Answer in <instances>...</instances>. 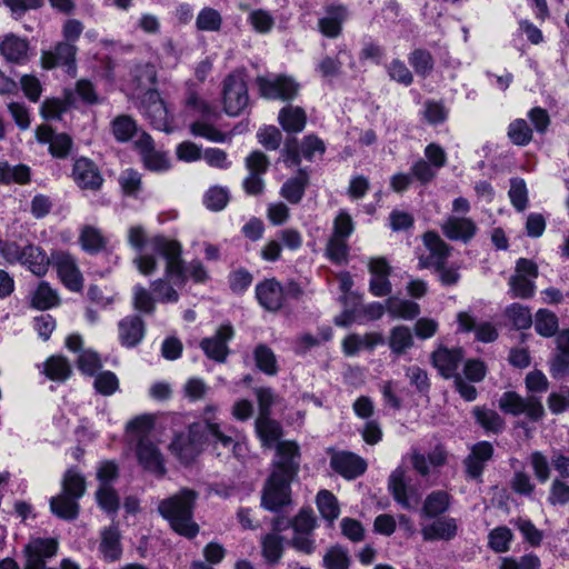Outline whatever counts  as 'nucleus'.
<instances>
[{"mask_svg":"<svg viewBox=\"0 0 569 569\" xmlns=\"http://www.w3.org/2000/svg\"><path fill=\"white\" fill-rule=\"evenodd\" d=\"M7 263L20 264L37 277H43L51 264V256L38 244H20L16 241L6 250Z\"/></svg>","mask_w":569,"mask_h":569,"instance_id":"5","label":"nucleus"},{"mask_svg":"<svg viewBox=\"0 0 569 569\" xmlns=\"http://www.w3.org/2000/svg\"><path fill=\"white\" fill-rule=\"evenodd\" d=\"M513 525L520 531L526 542L532 547L540 546L543 539V532L539 530L529 519L518 518L513 520Z\"/></svg>","mask_w":569,"mask_h":569,"instance_id":"58","label":"nucleus"},{"mask_svg":"<svg viewBox=\"0 0 569 569\" xmlns=\"http://www.w3.org/2000/svg\"><path fill=\"white\" fill-rule=\"evenodd\" d=\"M216 410L214 406H207L203 412V421L193 423L188 436H177L170 443L171 452L183 463H189L198 455L202 438L213 443H220L224 448L233 446L232 437L223 433L219 423L213 420L212 415Z\"/></svg>","mask_w":569,"mask_h":569,"instance_id":"2","label":"nucleus"},{"mask_svg":"<svg viewBox=\"0 0 569 569\" xmlns=\"http://www.w3.org/2000/svg\"><path fill=\"white\" fill-rule=\"evenodd\" d=\"M111 130L116 140L126 142L136 133L137 124L131 117L121 114L111 122Z\"/></svg>","mask_w":569,"mask_h":569,"instance_id":"53","label":"nucleus"},{"mask_svg":"<svg viewBox=\"0 0 569 569\" xmlns=\"http://www.w3.org/2000/svg\"><path fill=\"white\" fill-rule=\"evenodd\" d=\"M308 184V176L300 170L298 176L287 180L281 187L280 194L290 203H299L305 194Z\"/></svg>","mask_w":569,"mask_h":569,"instance_id":"38","label":"nucleus"},{"mask_svg":"<svg viewBox=\"0 0 569 569\" xmlns=\"http://www.w3.org/2000/svg\"><path fill=\"white\" fill-rule=\"evenodd\" d=\"M59 303L58 292L46 281L39 283L31 299L32 307L39 310H47Z\"/></svg>","mask_w":569,"mask_h":569,"instance_id":"41","label":"nucleus"},{"mask_svg":"<svg viewBox=\"0 0 569 569\" xmlns=\"http://www.w3.org/2000/svg\"><path fill=\"white\" fill-rule=\"evenodd\" d=\"M103 558L108 561H116L121 556L120 533L117 527L106 528L101 533L99 547Z\"/></svg>","mask_w":569,"mask_h":569,"instance_id":"33","label":"nucleus"},{"mask_svg":"<svg viewBox=\"0 0 569 569\" xmlns=\"http://www.w3.org/2000/svg\"><path fill=\"white\" fill-rule=\"evenodd\" d=\"M256 431L262 442L263 447L271 448L278 445L279 438L281 437V427L280 425L268 418V416H259L256 421Z\"/></svg>","mask_w":569,"mask_h":569,"instance_id":"31","label":"nucleus"},{"mask_svg":"<svg viewBox=\"0 0 569 569\" xmlns=\"http://www.w3.org/2000/svg\"><path fill=\"white\" fill-rule=\"evenodd\" d=\"M459 329L462 331H476V337L482 342H492L497 339L498 332L489 322L476 326L475 319L467 312H459L457 316Z\"/></svg>","mask_w":569,"mask_h":569,"instance_id":"28","label":"nucleus"},{"mask_svg":"<svg viewBox=\"0 0 569 569\" xmlns=\"http://www.w3.org/2000/svg\"><path fill=\"white\" fill-rule=\"evenodd\" d=\"M197 499V491L183 488L158 505L159 513L168 520L172 530L188 539L194 538L199 532V526L193 521Z\"/></svg>","mask_w":569,"mask_h":569,"instance_id":"4","label":"nucleus"},{"mask_svg":"<svg viewBox=\"0 0 569 569\" xmlns=\"http://www.w3.org/2000/svg\"><path fill=\"white\" fill-rule=\"evenodd\" d=\"M77 47L69 42H58L53 50L43 51L41 54V66L44 69H53L56 67H66L67 71L74 73L76 71Z\"/></svg>","mask_w":569,"mask_h":569,"instance_id":"15","label":"nucleus"},{"mask_svg":"<svg viewBox=\"0 0 569 569\" xmlns=\"http://www.w3.org/2000/svg\"><path fill=\"white\" fill-rule=\"evenodd\" d=\"M72 372L71 366L67 358L62 356H51L43 363V373L53 381H64Z\"/></svg>","mask_w":569,"mask_h":569,"instance_id":"40","label":"nucleus"},{"mask_svg":"<svg viewBox=\"0 0 569 569\" xmlns=\"http://www.w3.org/2000/svg\"><path fill=\"white\" fill-rule=\"evenodd\" d=\"M51 263L56 267L62 283L71 291H80L83 288V277L78 268L76 259L66 251H53Z\"/></svg>","mask_w":569,"mask_h":569,"instance_id":"11","label":"nucleus"},{"mask_svg":"<svg viewBox=\"0 0 569 569\" xmlns=\"http://www.w3.org/2000/svg\"><path fill=\"white\" fill-rule=\"evenodd\" d=\"M229 202V191L226 188L211 187L203 197L204 206L211 211L222 210Z\"/></svg>","mask_w":569,"mask_h":569,"instance_id":"60","label":"nucleus"},{"mask_svg":"<svg viewBox=\"0 0 569 569\" xmlns=\"http://www.w3.org/2000/svg\"><path fill=\"white\" fill-rule=\"evenodd\" d=\"M386 310L391 317L405 320L413 319L420 312L418 303L397 297H391L386 300Z\"/></svg>","mask_w":569,"mask_h":569,"instance_id":"37","label":"nucleus"},{"mask_svg":"<svg viewBox=\"0 0 569 569\" xmlns=\"http://www.w3.org/2000/svg\"><path fill=\"white\" fill-rule=\"evenodd\" d=\"M82 249L89 253H96L106 247V239L94 227L87 226L81 230L79 237Z\"/></svg>","mask_w":569,"mask_h":569,"instance_id":"47","label":"nucleus"},{"mask_svg":"<svg viewBox=\"0 0 569 569\" xmlns=\"http://www.w3.org/2000/svg\"><path fill=\"white\" fill-rule=\"evenodd\" d=\"M348 18V10L343 6H328L325 16L319 19L320 32L328 38H337L342 30V23Z\"/></svg>","mask_w":569,"mask_h":569,"instance_id":"25","label":"nucleus"},{"mask_svg":"<svg viewBox=\"0 0 569 569\" xmlns=\"http://www.w3.org/2000/svg\"><path fill=\"white\" fill-rule=\"evenodd\" d=\"M207 118L197 120L190 124V132L194 137H201L212 142H224L227 134L206 121Z\"/></svg>","mask_w":569,"mask_h":569,"instance_id":"54","label":"nucleus"},{"mask_svg":"<svg viewBox=\"0 0 569 569\" xmlns=\"http://www.w3.org/2000/svg\"><path fill=\"white\" fill-rule=\"evenodd\" d=\"M472 412L477 422L487 431L497 433L505 427L503 419L495 410L476 407Z\"/></svg>","mask_w":569,"mask_h":569,"instance_id":"46","label":"nucleus"},{"mask_svg":"<svg viewBox=\"0 0 569 569\" xmlns=\"http://www.w3.org/2000/svg\"><path fill=\"white\" fill-rule=\"evenodd\" d=\"M318 510L323 519L332 522L340 515L338 499L328 490H320L316 498Z\"/></svg>","mask_w":569,"mask_h":569,"instance_id":"43","label":"nucleus"},{"mask_svg":"<svg viewBox=\"0 0 569 569\" xmlns=\"http://www.w3.org/2000/svg\"><path fill=\"white\" fill-rule=\"evenodd\" d=\"M541 561L532 552L526 553L520 558L505 557L500 561L499 569H540Z\"/></svg>","mask_w":569,"mask_h":569,"instance_id":"55","label":"nucleus"},{"mask_svg":"<svg viewBox=\"0 0 569 569\" xmlns=\"http://www.w3.org/2000/svg\"><path fill=\"white\" fill-rule=\"evenodd\" d=\"M499 408L509 415H526L531 420H539L543 416V407L536 397L522 398L513 391L505 392L499 399Z\"/></svg>","mask_w":569,"mask_h":569,"instance_id":"10","label":"nucleus"},{"mask_svg":"<svg viewBox=\"0 0 569 569\" xmlns=\"http://www.w3.org/2000/svg\"><path fill=\"white\" fill-rule=\"evenodd\" d=\"M136 455L143 469L157 476L164 475L166 469L162 455L149 439H139L136 446Z\"/></svg>","mask_w":569,"mask_h":569,"instance_id":"21","label":"nucleus"},{"mask_svg":"<svg viewBox=\"0 0 569 569\" xmlns=\"http://www.w3.org/2000/svg\"><path fill=\"white\" fill-rule=\"evenodd\" d=\"M170 280L176 284V279L167 277L159 278L151 283L156 300L162 303H174L179 300V293L171 284Z\"/></svg>","mask_w":569,"mask_h":569,"instance_id":"44","label":"nucleus"},{"mask_svg":"<svg viewBox=\"0 0 569 569\" xmlns=\"http://www.w3.org/2000/svg\"><path fill=\"white\" fill-rule=\"evenodd\" d=\"M458 525L455 518L442 517L421 527L425 541L451 540L456 537Z\"/></svg>","mask_w":569,"mask_h":569,"instance_id":"26","label":"nucleus"},{"mask_svg":"<svg viewBox=\"0 0 569 569\" xmlns=\"http://www.w3.org/2000/svg\"><path fill=\"white\" fill-rule=\"evenodd\" d=\"M156 299L151 296L150 291L141 284H136L132 288V305L133 308L143 313H152L156 308Z\"/></svg>","mask_w":569,"mask_h":569,"instance_id":"57","label":"nucleus"},{"mask_svg":"<svg viewBox=\"0 0 569 569\" xmlns=\"http://www.w3.org/2000/svg\"><path fill=\"white\" fill-rule=\"evenodd\" d=\"M254 360L257 367L269 376H274L278 371L277 359L273 351L266 345H259L256 347Z\"/></svg>","mask_w":569,"mask_h":569,"instance_id":"51","label":"nucleus"},{"mask_svg":"<svg viewBox=\"0 0 569 569\" xmlns=\"http://www.w3.org/2000/svg\"><path fill=\"white\" fill-rule=\"evenodd\" d=\"M222 24L220 12L213 8L204 7L196 19V27L200 31L217 32Z\"/></svg>","mask_w":569,"mask_h":569,"instance_id":"50","label":"nucleus"},{"mask_svg":"<svg viewBox=\"0 0 569 569\" xmlns=\"http://www.w3.org/2000/svg\"><path fill=\"white\" fill-rule=\"evenodd\" d=\"M222 104L224 112L237 117L249 104L248 86L241 72H232L222 82Z\"/></svg>","mask_w":569,"mask_h":569,"instance_id":"6","label":"nucleus"},{"mask_svg":"<svg viewBox=\"0 0 569 569\" xmlns=\"http://www.w3.org/2000/svg\"><path fill=\"white\" fill-rule=\"evenodd\" d=\"M146 332L144 322L139 316H127L118 323V337L120 343L126 348H133L139 345Z\"/></svg>","mask_w":569,"mask_h":569,"instance_id":"23","label":"nucleus"},{"mask_svg":"<svg viewBox=\"0 0 569 569\" xmlns=\"http://www.w3.org/2000/svg\"><path fill=\"white\" fill-rule=\"evenodd\" d=\"M388 490L393 499L405 509H412L418 499L413 498V489L409 486L407 472L402 467L396 468L388 478Z\"/></svg>","mask_w":569,"mask_h":569,"instance_id":"17","label":"nucleus"},{"mask_svg":"<svg viewBox=\"0 0 569 569\" xmlns=\"http://www.w3.org/2000/svg\"><path fill=\"white\" fill-rule=\"evenodd\" d=\"M422 241L429 254L420 258V267L429 268L445 264L450 254V247L441 237L435 231H427L422 236Z\"/></svg>","mask_w":569,"mask_h":569,"instance_id":"18","label":"nucleus"},{"mask_svg":"<svg viewBox=\"0 0 569 569\" xmlns=\"http://www.w3.org/2000/svg\"><path fill=\"white\" fill-rule=\"evenodd\" d=\"M94 389L103 396H111L119 389V380L112 371H102L94 379Z\"/></svg>","mask_w":569,"mask_h":569,"instance_id":"64","label":"nucleus"},{"mask_svg":"<svg viewBox=\"0 0 569 569\" xmlns=\"http://www.w3.org/2000/svg\"><path fill=\"white\" fill-rule=\"evenodd\" d=\"M233 336L234 331L232 326L222 325L218 328L214 336L204 338L201 341V349L208 358L217 362H224L229 355L228 342Z\"/></svg>","mask_w":569,"mask_h":569,"instance_id":"14","label":"nucleus"},{"mask_svg":"<svg viewBox=\"0 0 569 569\" xmlns=\"http://www.w3.org/2000/svg\"><path fill=\"white\" fill-rule=\"evenodd\" d=\"M388 346L396 356L406 353L413 346V336L410 328L396 326L390 330Z\"/></svg>","mask_w":569,"mask_h":569,"instance_id":"34","label":"nucleus"},{"mask_svg":"<svg viewBox=\"0 0 569 569\" xmlns=\"http://www.w3.org/2000/svg\"><path fill=\"white\" fill-rule=\"evenodd\" d=\"M431 359L435 368L438 369L443 378L455 379V376H460L457 370L463 359L461 349H448L441 347L432 352Z\"/></svg>","mask_w":569,"mask_h":569,"instance_id":"22","label":"nucleus"},{"mask_svg":"<svg viewBox=\"0 0 569 569\" xmlns=\"http://www.w3.org/2000/svg\"><path fill=\"white\" fill-rule=\"evenodd\" d=\"M409 457L412 468L420 476L426 477L430 473L431 467L439 468L447 463L448 451L446 450L445 446L437 445L426 457L417 448H411Z\"/></svg>","mask_w":569,"mask_h":569,"instance_id":"19","label":"nucleus"},{"mask_svg":"<svg viewBox=\"0 0 569 569\" xmlns=\"http://www.w3.org/2000/svg\"><path fill=\"white\" fill-rule=\"evenodd\" d=\"M506 315L518 329H527L532 323L530 309L519 303H512L508 307Z\"/></svg>","mask_w":569,"mask_h":569,"instance_id":"62","label":"nucleus"},{"mask_svg":"<svg viewBox=\"0 0 569 569\" xmlns=\"http://www.w3.org/2000/svg\"><path fill=\"white\" fill-rule=\"evenodd\" d=\"M277 457L262 493V506L270 511H277L290 502V483L299 468L298 445L282 441L277 447Z\"/></svg>","mask_w":569,"mask_h":569,"instance_id":"1","label":"nucleus"},{"mask_svg":"<svg viewBox=\"0 0 569 569\" xmlns=\"http://www.w3.org/2000/svg\"><path fill=\"white\" fill-rule=\"evenodd\" d=\"M508 137L517 146H527L532 140V130L525 119H516L508 127Z\"/></svg>","mask_w":569,"mask_h":569,"instance_id":"56","label":"nucleus"},{"mask_svg":"<svg viewBox=\"0 0 569 569\" xmlns=\"http://www.w3.org/2000/svg\"><path fill=\"white\" fill-rule=\"evenodd\" d=\"M50 510L61 519L73 520L79 513L78 499L61 492L50 499Z\"/></svg>","mask_w":569,"mask_h":569,"instance_id":"32","label":"nucleus"},{"mask_svg":"<svg viewBox=\"0 0 569 569\" xmlns=\"http://www.w3.org/2000/svg\"><path fill=\"white\" fill-rule=\"evenodd\" d=\"M98 506L109 515H116L120 507L117 490L111 485L99 486L96 493Z\"/></svg>","mask_w":569,"mask_h":569,"instance_id":"42","label":"nucleus"},{"mask_svg":"<svg viewBox=\"0 0 569 569\" xmlns=\"http://www.w3.org/2000/svg\"><path fill=\"white\" fill-rule=\"evenodd\" d=\"M533 323L536 331L542 337H551L558 330V318L548 309H539Z\"/></svg>","mask_w":569,"mask_h":569,"instance_id":"48","label":"nucleus"},{"mask_svg":"<svg viewBox=\"0 0 569 569\" xmlns=\"http://www.w3.org/2000/svg\"><path fill=\"white\" fill-rule=\"evenodd\" d=\"M72 179L80 189L91 191H98L104 181L98 166L86 157L74 161Z\"/></svg>","mask_w":569,"mask_h":569,"instance_id":"12","label":"nucleus"},{"mask_svg":"<svg viewBox=\"0 0 569 569\" xmlns=\"http://www.w3.org/2000/svg\"><path fill=\"white\" fill-rule=\"evenodd\" d=\"M87 489L84 477L76 469L66 471L62 478V491L69 496L80 499Z\"/></svg>","mask_w":569,"mask_h":569,"instance_id":"45","label":"nucleus"},{"mask_svg":"<svg viewBox=\"0 0 569 569\" xmlns=\"http://www.w3.org/2000/svg\"><path fill=\"white\" fill-rule=\"evenodd\" d=\"M140 108L156 129L161 131L170 130L169 111L157 91L148 90L144 93Z\"/></svg>","mask_w":569,"mask_h":569,"instance_id":"13","label":"nucleus"},{"mask_svg":"<svg viewBox=\"0 0 569 569\" xmlns=\"http://www.w3.org/2000/svg\"><path fill=\"white\" fill-rule=\"evenodd\" d=\"M330 466L347 479H355L367 469V462L361 457L347 451L333 452L330 458Z\"/></svg>","mask_w":569,"mask_h":569,"instance_id":"20","label":"nucleus"},{"mask_svg":"<svg viewBox=\"0 0 569 569\" xmlns=\"http://www.w3.org/2000/svg\"><path fill=\"white\" fill-rule=\"evenodd\" d=\"M279 122L287 132H300L305 129L307 116L302 108L288 106L280 110Z\"/></svg>","mask_w":569,"mask_h":569,"instance_id":"30","label":"nucleus"},{"mask_svg":"<svg viewBox=\"0 0 569 569\" xmlns=\"http://www.w3.org/2000/svg\"><path fill=\"white\" fill-rule=\"evenodd\" d=\"M283 550V538L278 533H267L261 538V552L267 563L277 565L282 558Z\"/></svg>","mask_w":569,"mask_h":569,"instance_id":"36","label":"nucleus"},{"mask_svg":"<svg viewBox=\"0 0 569 569\" xmlns=\"http://www.w3.org/2000/svg\"><path fill=\"white\" fill-rule=\"evenodd\" d=\"M529 461L536 479L541 483L547 482L551 473L547 456L541 451H533L529 457Z\"/></svg>","mask_w":569,"mask_h":569,"instance_id":"63","label":"nucleus"},{"mask_svg":"<svg viewBox=\"0 0 569 569\" xmlns=\"http://www.w3.org/2000/svg\"><path fill=\"white\" fill-rule=\"evenodd\" d=\"M512 539V531L506 526H500L489 532L488 546L497 553L507 552Z\"/></svg>","mask_w":569,"mask_h":569,"instance_id":"49","label":"nucleus"},{"mask_svg":"<svg viewBox=\"0 0 569 569\" xmlns=\"http://www.w3.org/2000/svg\"><path fill=\"white\" fill-rule=\"evenodd\" d=\"M322 562L326 569H349L350 557L347 549L337 545L327 550Z\"/></svg>","mask_w":569,"mask_h":569,"instance_id":"52","label":"nucleus"},{"mask_svg":"<svg viewBox=\"0 0 569 569\" xmlns=\"http://www.w3.org/2000/svg\"><path fill=\"white\" fill-rule=\"evenodd\" d=\"M450 506V496L442 490L429 493L423 502L421 515L426 518H436L445 513Z\"/></svg>","mask_w":569,"mask_h":569,"instance_id":"35","label":"nucleus"},{"mask_svg":"<svg viewBox=\"0 0 569 569\" xmlns=\"http://www.w3.org/2000/svg\"><path fill=\"white\" fill-rule=\"evenodd\" d=\"M257 84L262 97L267 99L291 100L299 91V83L288 76H261Z\"/></svg>","mask_w":569,"mask_h":569,"instance_id":"9","label":"nucleus"},{"mask_svg":"<svg viewBox=\"0 0 569 569\" xmlns=\"http://www.w3.org/2000/svg\"><path fill=\"white\" fill-rule=\"evenodd\" d=\"M385 339L379 332H369L363 336L352 333L347 336L342 341V350L346 356L353 357L361 350H373L377 346L382 345Z\"/></svg>","mask_w":569,"mask_h":569,"instance_id":"27","label":"nucleus"},{"mask_svg":"<svg viewBox=\"0 0 569 569\" xmlns=\"http://www.w3.org/2000/svg\"><path fill=\"white\" fill-rule=\"evenodd\" d=\"M151 244L156 253L166 261L167 277L174 278L177 286H184L188 280L196 283H206L209 280V272L200 260L193 259L184 266L180 242L163 236H154Z\"/></svg>","mask_w":569,"mask_h":569,"instance_id":"3","label":"nucleus"},{"mask_svg":"<svg viewBox=\"0 0 569 569\" xmlns=\"http://www.w3.org/2000/svg\"><path fill=\"white\" fill-rule=\"evenodd\" d=\"M28 49V41L14 34L7 36L0 46L1 53L6 60L17 63L27 59Z\"/></svg>","mask_w":569,"mask_h":569,"instance_id":"29","label":"nucleus"},{"mask_svg":"<svg viewBox=\"0 0 569 569\" xmlns=\"http://www.w3.org/2000/svg\"><path fill=\"white\" fill-rule=\"evenodd\" d=\"M30 168L26 164L11 166L7 161H0V182L4 184H26L30 181Z\"/></svg>","mask_w":569,"mask_h":569,"instance_id":"39","label":"nucleus"},{"mask_svg":"<svg viewBox=\"0 0 569 569\" xmlns=\"http://www.w3.org/2000/svg\"><path fill=\"white\" fill-rule=\"evenodd\" d=\"M259 303L269 311L279 310L284 300L283 289L274 279H267L256 287Z\"/></svg>","mask_w":569,"mask_h":569,"instance_id":"24","label":"nucleus"},{"mask_svg":"<svg viewBox=\"0 0 569 569\" xmlns=\"http://www.w3.org/2000/svg\"><path fill=\"white\" fill-rule=\"evenodd\" d=\"M538 277L537 264L529 259L520 258L516 263L515 274L509 279L512 297L528 299L535 293V280Z\"/></svg>","mask_w":569,"mask_h":569,"instance_id":"7","label":"nucleus"},{"mask_svg":"<svg viewBox=\"0 0 569 569\" xmlns=\"http://www.w3.org/2000/svg\"><path fill=\"white\" fill-rule=\"evenodd\" d=\"M442 233L453 241L469 242L477 233L476 222L465 216L451 214L440 224Z\"/></svg>","mask_w":569,"mask_h":569,"instance_id":"16","label":"nucleus"},{"mask_svg":"<svg viewBox=\"0 0 569 569\" xmlns=\"http://www.w3.org/2000/svg\"><path fill=\"white\" fill-rule=\"evenodd\" d=\"M409 63L420 76H428L433 69V58L425 49H416L409 56Z\"/></svg>","mask_w":569,"mask_h":569,"instance_id":"59","label":"nucleus"},{"mask_svg":"<svg viewBox=\"0 0 569 569\" xmlns=\"http://www.w3.org/2000/svg\"><path fill=\"white\" fill-rule=\"evenodd\" d=\"M153 428V418L149 415L139 416L127 425V431L132 436L133 439H148V433Z\"/></svg>","mask_w":569,"mask_h":569,"instance_id":"61","label":"nucleus"},{"mask_svg":"<svg viewBox=\"0 0 569 569\" xmlns=\"http://www.w3.org/2000/svg\"><path fill=\"white\" fill-rule=\"evenodd\" d=\"M59 543L54 538H32L23 548V569H44L46 561L56 557Z\"/></svg>","mask_w":569,"mask_h":569,"instance_id":"8","label":"nucleus"}]
</instances>
